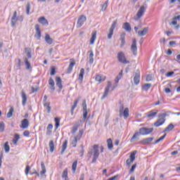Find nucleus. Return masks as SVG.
<instances>
[{
    "instance_id": "3c124183",
    "label": "nucleus",
    "mask_w": 180,
    "mask_h": 180,
    "mask_svg": "<svg viewBox=\"0 0 180 180\" xmlns=\"http://www.w3.org/2000/svg\"><path fill=\"white\" fill-rule=\"evenodd\" d=\"M55 126L56 129H58L60 127V120L58 117L55 118Z\"/></svg>"
},
{
    "instance_id": "f257e3e1",
    "label": "nucleus",
    "mask_w": 180,
    "mask_h": 180,
    "mask_svg": "<svg viewBox=\"0 0 180 180\" xmlns=\"http://www.w3.org/2000/svg\"><path fill=\"white\" fill-rule=\"evenodd\" d=\"M89 154L91 155L93 154V160L91 161V164H95V162H96V160L99 158V146L94 145L93 148L89 152Z\"/></svg>"
},
{
    "instance_id": "20e7f679",
    "label": "nucleus",
    "mask_w": 180,
    "mask_h": 180,
    "mask_svg": "<svg viewBox=\"0 0 180 180\" xmlns=\"http://www.w3.org/2000/svg\"><path fill=\"white\" fill-rule=\"evenodd\" d=\"M120 117H122V116H124V119H127V117H129V108H126L124 109V105H123V104H121V105L120 106Z\"/></svg>"
},
{
    "instance_id": "a18cd8bd",
    "label": "nucleus",
    "mask_w": 180,
    "mask_h": 180,
    "mask_svg": "<svg viewBox=\"0 0 180 180\" xmlns=\"http://www.w3.org/2000/svg\"><path fill=\"white\" fill-rule=\"evenodd\" d=\"M142 88L144 91H148L151 88V84H145L143 85Z\"/></svg>"
},
{
    "instance_id": "4468645a",
    "label": "nucleus",
    "mask_w": 180,
    "mask_h": 180,
    "mask_svg": "<svg viewBox=\"0 0 180 180\" xmlns=\"http://www.w3.org/2000/svg\"><path fill=\"white\" fill-rule=\"evenodd\" d=\"M134 82L135 85L140 84V70H137L134 77Z\"/></svg>"
},
{
    "instance_id": "052dcab7",
    "label": "nucleus",
    "mask_w": 180,
    "mask_h": 180,
    "mask_svg": "<svg viewBox=\"0 0 180 180\" xmlns=\"http://www.w3.org/2000/svg\"><path fill=\"white\" fill-rule=\"evenodd\" d=\"M23 136H25V137H29V136H30V132L26 130L23 132Z\"/></svg>"
},
{
    "instance_id": "c756f323",
    "label": "nucleus",
    "mask_w": 180,
    "mask_h": 180,
    "mask_svg": "<svg viewBox=\"0 0 180 180\" xmlns=\"http://www.w3.org/2000/svg\"><path fill=\"white\" fill-rule=\"evenodd\" d=\"M96 40V31H94L91 34V37L90 39V44H94Z\"/></svg>"
},
{
    "instance_id": "72a5a7b5",
    "label": "nucleus",
    "mask_w": 180,
    "mask_h": 180,
    "mask_svg": "<svg viewBox=\"0 0 180 180\" xmlns=\"http://www.w3.org/2000/svg\"><path fill=\"white\" fill-rule=\"evenodd\" d=\"M41 171L40 175H44V174H46V165H44V162H41Z\"/></svg>"
},
{
    "instance_id": "e433bc0d",
    "label": "nucleus",
    "mask_w": 180,
    "mask_h": 180,
    "mask_svg": "<svg viewBox=\"0 0 180 180\" xmlns=\"http://www.w3.org/2000/svg\"><path fill=\"white\" fill-rule=\"evenodd\" d=\"M84 74H85V70L84 68H82L80 70V72H79V79L80 81H82V79H84Z\"/></svg>"
},
{
    "instance_id": "2eb2a0df",
    "label": "nucleus",
    "mask_w": 180,
    "mask_h": 180,
    "mask_svg": "<svg viewBox=\"0 0 180 180\" xmlns=\"http://www.w3.org/2000/svg\"><path fill=\"white\" fill-rule=\"evenodd\" d=\"M35 30L36 34L34 37L37 38V40H40L41 37V31L40 30V25H39V24L35 25Z\"/></svg>"
},
{
    "instance_id": "7c9ffc66",
    "label": "nucleus",
    "mask_w": 180,
    "mask_h": 180,
    "mask_svg": "<svg viewBox=\"0 0 180 180\" xmlns=\"http://www.w3.org/2000/svg\"><path fill=\"white\" fill-rule=\"evenodd\" d=\"M24 63L26 66V70H31L32 65L30 64V62H29V60L27 59V58H24Z\"/></svg>"
},
{
    "instance_id": "aec40b11",
    "label": "nucleus",
    "mask_w": 180,
    "mask_h": 180,
    "mask_svg": "<svg viewBox=\"0 0 180 180\" xmlns=\"http://www.w3.org/2000/svg\"><path fill=\"white\" fill-rule=\"evenodd\" d=\"M39 23H41L43 26H49V21L46 18L44 17H41L38 19Z\"/></svg>"
},
{
    "instance_id": "412c9836",
    "label": "nucleus",
    "mask_w": 180,
    "mask_h": 180,
    "mask_svg": "<svg viewBox=\"0 0 180 180\" xmlns=\"http://www.w3.org/2000/svg\"><path fill=\"white\" fill-rule=\"evenodd\" d=\"M56 81L57 86L59 88L60 91H61V89H63V80L61 79V77H56Z\"/></svg>"
},
{
    "instance_id": "dca6fc26",
    "label": "nucleus",
    "mask_w": 180,
    "mask_h": 180,
    "mask_svg": "<svg viewBox=\"0 0 180 180\" xmlns=\"http://www.w3.org/2000/svg\"><path fill=\"white\" fill-rule=\"evenodd\" d=\"M70 63L68 68L67 73L71 74L72 72V68H74V65H75L76 63L75 60L73 58L70 59Z\"/></svg>"
},
{
    "instance_id": "39448f33",
    "label": "nucleus",
    "mask_w": 180,
    "mask_h": 180,
    "mask_svg": "<svg viewBox=\"0 0 180 180\" xmlns=\"http://www.w3.org/2000/svg\"><path fill=\"white\" fill-rule=\"evenodd\" d=\"M147 9V3L144 2L143 4L140 7L139 10L136 13V16L138 19H140L144 16V13H146V11Z\"/></svg>"
},
{
    "instance_id": "37998d69",
    "label": "nucleus",
    "mask_w": 180,
    "mask_h": 180,
    "mask_svg": "<svg viewBox=\"0 0 180 180\" xmlns=\"http://www.w3.org/2000/svg\"><path fill=\"white\" fill-rule=\"evenodd\" d=\"M49 151L51 153H53L54 151V141H50L49 142Z\"/></svg>"
},
{
    "instance_id": "9b49d317",
    "label": "nucleus",
    "mask_w": 180,
    "mask_h": 180,
    "mask_svg": "<svg viewBox=\"0 0 180 180\" xmlns=\"http://www.w3.org/2000/svg\"><path fill=\"white\" fill-rule=\"evenodd\" d=\"M85 22H86V16L84 15H80L77 20V27L78 28L82 27V26L84 25Z\"/></svg>"
},
{
    "instance_id": "338daca9",
    "label": "nucleus",
    "mask_w": 180,
    "mask_h": 180,
    "mask_svg": "<svg viewBox=\"0 0 180 180\" xmlns=\"http://www.w3.org/2000/svg\"><path fill=\"white\" fill-rule=\"evenodd\" d=\"M79 180H85V174H84V173H82V174L80 175Z\"/></svg>"
},
{
    "instance_id": "6e6552de",
    "label": "nucleus",
    "mask_w": 180,
    "mask_h": 180,
    "mask_svg": "<svg viewBox=\"0 0 180 180\" xmlns=\"http://www.w3.org/2000/svg\"><path fill=\"white\" fill-rule=\"evenodd\" d=\"M116 25H117V20H115L112 22V24L109 30V33L108 34V39H112V36H113V31L116 28Z\"/></svg>"
},
{
    "instance_id": "6ab92c4d",
    "label": "nucleus",
    "mask_w": 180,
    "mask_h": 180,
    "mask_svg": "<svg viewBox=\"0 0 180 180\" xmlns=\"http://www.w3.org/2000/svg\"><path fill=\"white\" fill-rule=\"evenodd\" d=\"M49 84L51 86L49 87L50 90L54 92V91H56V83L54 82V79H53V78L50 77L49 79Z\"/></svg>"
},
{
    "instance_id": "1a4fd4ad",
    "label": "nucleus",
    "mask_w": 180,
    "mask_h": 180,
    "mask_svg": "<svg viewBox=\"0 0 180 180\" xmlns=\"http://www.w3.org/2000/svg\"><path fill=\"white\" fill-rule=\"evenodd\" d=\"M136 154H137V150H134L129 156L130 159L127 160V165L128 167H130L131 163L134 162V160H136Z\"/></svg>"
},
{
    "instance_id": "0e129e2a",
    "label": "nucleus",
    "mask_w": 180,
    "mask_h": 180,
    "mask_svg": "<svg viewBox=\"0 0 180 180\" xmlns=\"http://www.w3.org/2000/svg\"><path fill=\"white\" fill-rule=\"evenodd\" d=\"M50 74H51V75H56V68H52Z\"/></svg>"
},
{
    "instance_id": "c03bdc74",
    "label": "nucleus",
    "mask_w": 180,
    "mask_h": 180,
    "mask_svg": "<svg viewBox=\"0 0 180 180\" xmlns=\"http://www.w3.org/2000/svg\"><path fill=\"white\" fill-rule=\"evenodd\" d=\"M174 129V124H169L164 130V132L165 131H171Z\"/></svg>"
},
{
    "instance_id": "5701e85b",
    "label": "nucleus",
    "mask_w": 180,
    "mask_h": 180,
    "mask_svg": "<svg viewBox=\"0 0 180 180\" xmlns=\"http://www.w3.org/2000/svg\"><path fill=\"white\" fill-rule=\"evenodd\" d=\"M81 99V97H78L77 99L75 100L74 105L72 106L71 108V115H74V110H75V108H77L78 105V102H79V100Z\"/></svg>"
},
{
    "instance_id": "473e14b6",
    "label": "nucleus",
    "mask_w": 180,
    "mask_h": 180,
    "mask_svg": "<svg viewBox=\"0 0 180 180\" xmlns=\"http://www.w3.org/2000/svg\"><path fill=\"white\" fill-rule=\"evenodd\" d=\"M108 148L110 150H113V142L112 141V139H108L107 140Z\"/></svg>"
},
{
    "instance_id": "49530a36",
    "label": "nucleus",
    "mask_w": 180,
    "mask_h": 180,
    "mask_svg": "<svg viewBox=\"0 0 180 180\" xmlns=\"http://www.w3.org/2000/svg\"><path fill=\"white\" fill-rule=\"evenodd\" d=\"M46 129H47L46 134H50L52 131L51 130H53V124H49Z\"/></svg>"
},
{
    "instance_id": "a211bd4d",
    "label": "nucleus",
    "mask_w": 180,
    "mask_h": 180,
    "mask_svg": "<svg viewBox=\"0 0 180 180\" xmlns=\"http://www.w3.org/2000/svg\"><path fill=\"white\" fill-rule=\"evenodd\" d=\"M20 129H27L29 127V120L24 119L21 121Z\"/></svg>"
},
{
    "instance_id": "b1692460",
    "label": "nucleus",
    "mask_w": 180,
    "mask_h": 180,
    "mask_svg": "<svg viewBox=\"0 0 180 180\" xmlns=\"http://www.w3.org/2000/svg\"><path fill=\"white\" fill-rule=\"evenodd\" d=\"M106 79V77L102 75H96V81L98 82V84H101V82H103Z\"/></svg>"
},
{
    "instance_id": "69168bd1",
    "label": "nucleus",
    "mask_w": 180,
    "mask_h": 180,
    "mask_svg": "<svg viewBox=\"0 0 180 180\" xmlns=\"http://www.w3.org/2000/svg\"><path fill=\"white\" fill-rule=\"evenodd\" d=\"M20 139V136H19V134H16L14 135V139L19 141Z\"/></svg>"
},
{
    "instance_id": "864d4df0",
    "label": "nucleus",
    "mask_w": 180,
    "mask_h": 180,
    "mask_svg": "<svg viewBox=\"0 0 180 180\" xmlns=\"http://www.w3.org/2000/svg\"><path fill=\"white\" fill-rule=\"evenodd\" d=\"M26 13H27V15L30 14V3H27V4L26 6Z\"/></svg>"
},
{
    "instance_id": "423d86ee",
    "label": "nucleus",
    "mask_w": 180,
    "mask_h": 180,
    "mask_svg": "<svg viewBox=\"0 0 180 180\" xmlns=\"http://www.w3.org/2000/svg\"><path fill=\"white\" fill-rule=\"evenodd\" d=\"M153 131H154L153 128L142 127L139 129V134L141 136H147L148 134H151Z\"/></svg>"
},
{
    "instance_id": "680f3d73",
    "label": "nucleus",
    "mask_w": 180,
    "mask_h": 180,
    "mask_svg": "<svg viewBox=\"0 0 180 180\" xmlns=\"http://www.w3.org/2000/svg\"><path fill=\"white\" fill-rule=\"evenodd\" d=\"M174 74H175V72L172 71V72H167L165 75H166V77H172V75H174Z\"/></svg>"
},
{
    "instance_id": "79ce46f5",
    "label": "nucleus",
    "mask_w": 180,
    "mask_h": 180,
    "mask_svg": "<svg viewBox=\"0 0 180 180\" xmlns=\"http://www.w3.org/2000/svg\"><path fill=\"white\" fill-rule=\"evenodd\" d=\"M4 150H5V153H9V151L11 150V147L9 146V142L8 141L5 143Z\"/></svg>"
},
{
    "instance_id": "bb28decb",
    "label": "nucleus",
    "mask_w": 180,
    "mask_h": 180,
    "mask_svg": "<svg viewBox=\"0 0 180 180\" xmlns=\"http://www.w3.org/2000/svg\"><path fill=\"white\" fill-rule=\"evenodd\" d=\"M122 28H124L126 32H131V26L129 22H124L122 25Z\"/></svg>"
},
{
    "instance_id": "f03ea898",
    "label": "nucleus",
    "mask_w": 180,
    "mask_h": 180,
    "mask_svg": "<svg viewBox=\"0 0 180 180\" xmlns=\"http://www.w3.org/2000/svg\"><path fill=\"white\" fill-rule=\"evenodd\" d=\"M24 17L23 15H18V11H15L13 13V15L11 18V27H15L16 26V22H23Z\"/></svg>"
},
{
    "instance_id": "6e6d98bb",
    "label": "nucleus",
    "mask_w": 180,
    "mask_h": 180,
    "mask_svg": "<svg viewBox=\"0 0 180 180\" xmlns=\"http://www.w3.org/2000/svg\"><path fill=\"white\" fill-rule=\"evenodd\" d=\"M88 116V111L86 110H83V119L86 120Z\"/></svg>"
},
{
    "instance_id": "5fc2aeb1",
    "label": "nucleus",
    "mask_w": 180,
    "mask_h": 180,
    "mask_svg": "<svg viewBox=\"0 0 180 180\" xmlns=\"http://www.w3.org/2000/svg\"><path fill=\"white\" fill-rule=\"evenodd\" d=\"M146 82H150V81H153V75H148L146 76Z\"/></svg>"
},
{
    "instance_id": "f8f14e48",
    "label": "nucleus",
    "mask_w": 180,
    "mask_h": 180,
    "mask_svg": "<svg viewBox=\"0 0 180 180\" xmlns=\"http://www.w3.org/2000/svg\"><path fill=\"white\" fill-rule=\"evenodd\" d=\"M110 86H112V82H108L107 86L105 88L104 94L103 96L101 97V100L105 99L106 96L109 94V89H110Z\"/></svg>"
},
{
    "instance_id": "393cba45",
    "label": "nucleus",
    "mask_w": 180,
    "mask_h": 180,
    "mask_svg": "<svg viewBox=\"0 0 180 180\" xmlns=\"http://www.w3.org/2000/svg\"><path fill=\"white\" fill-rule=\"evenodd\" d=\"M45 41L47 44L51 45L53 44V38L50 37V34H45Z\"/></svg>"
},
{
    "instance_id": "0eeeda50",
    "label": "nucleus",
    "mask_w": 180,
    "mask_h": 180,
    "mask_svg": "<svg viewBox=\"0 0 180 180\" xmlns=\"http://www.w3.org/2000/svg\"><path fill=\"white\" fill-rule=\"evenodd\" d=\"M117 60L122 64H129L130 61L126 60V56H124V53L119 52L117 53Z\"/></svg>"
},
{
    "instance_id": "09e8293b",
    "label": "nucleus",
    "mask_w": 180,
    "mask_h": 180,
    "mask_svg": "<svg viewBox=\"0 0 180 180\" xmlns=\"http://www.w3.org/2000/svg\"><path fill=\"white\" fill-rule=\"evenodd\" d=\"M108 1H105L103 4H101V11H103V12H105V11H106V8H108Z\"/></svg>"
},
{
    "instance_id": "4d7b16f0",
    "label": "nucleus",
    "mask_w": 180,
    "mask_h": 180,
    "mask_svg": "<svg viewBox=\"0 0 180 180\" xmlns=\"http://www.w3.org/2000/svg\"><path fill=\"white\" fill-rule=\"evenodd\" d=\"M77 143H78V141L74 139V140L72 141L71 142V145L72 146V147H77Z\"/></svg>"
},
{
    "instance_id": "a19ab883",
    "label": "nucleus",
    "mask_w": 180,
    "mask_h": 180,
    "mask_svg": "<svg viewBox=\"0 0 180 180\" xmlns=\"http://www.w3.org/2000/svg\"><path fill=\"white\" fill-rule=\"evenodd\" d=\"M13 111H14V109L13 107H11L10 109H9V111L7 113V117L8 119H11V117H12V116H13Z\"/></svg>"
},
{
    "instance_id": "4c0bfd02",
    "label": "nucleus",
    "mask_w": 180,
    "mask_h": 180,
    "mask_svg": "<svg viewBox=\"0 0 180 180\" xmlns=\"http://www.w3.org/2000/svg\"><path fill=\"white\" fill-rule=\"evenodd\" d=\"M89 63L90 64H94V51H89Z\"/></svg>"
},
{
    "instance_id": "e2e57ef3",
    "label": "nucleus",
    "mask_w": 180,
    "mask_h": 180,
    "mask_svg": "<svg viewBox=\"0 0 180 180\" xmlns=\"http://www.w3.org/2000/svg\"><path fill=\"white\" fill-rule=\"evenodd\" d=\"M136 167H137V165H133L131 169L129 170V172H134V169H136Z\"/></svg>"
},
{
    "instance_id": "bf43d9fd",
    "label": "nucleus",
    "mask_w": 180,
    "mask_h": 180,
    "mask_svg": "<svg viewBox=\"0 0 180 180\" xmlns=\"http://www.w3.org/2000/svg\"><path fill=\"white\" fill-rule=\"evenodd\" d=\"M83 110H86V100H84L82 103Z\"/></svg>"
},
{
    "instance_id": "f3484780",
    "label": "nucleus",
    "mask_w": 180,
    "mask_h": 180,
    "mask_svg": "<svg viewBox=\"0 0 180 180\" xmlns=\"http://www.w3.org/2000/svg\"><path fill=\"white\" fill-rule=\"evenodd\" d=\"M21 98L22 105V106H25L26 103L27 102V96H26V93H25V90L21 91Z\"/></svg>"
},
{
    "instance_id": "2f4dec72",
    "label": "nucleus",
    "mask_w": 180,
    "mask_h": 180,
    "mask_svg": "<svg viewBox=\"0 0 180 180\" xmlns=\"http://www.w3.org/2000/svg\"><path fill=\"white\" fill-rule=\"evenodd\" d=\"M79 126H80L79 123H76L75 124V125L72 127V129L71 130L72 134H75V133L78 130Z\"/></svg>"
},
{
    "instance_id": "de8ad7c7",
    "label": "nucleus",
    "mask_w": 180,
    "mask_h": 180,
    "mask_svg": "<svg viewBox=\"0 0 180 180\" xmlns=\"http://www.w3.org/2000/svg\"><path fill=\"white\" fill-rule=\"evenodd\" d=\"M5 130V123L0 122V133H3Z\"/></svg>"
},
{
    "instance_id": "603ef678",
    "label": "nucleus",
    "mask_w": 180,
    "mask_h": 180,
    "mask_svg": "<svg viewBox=\"0 0 180 180\" xmlns=\"http://www.w3.org/2000/svg\"><path fill=\"white\" fill-rule=\"evenodd\" d=\"M25 51L27 52V56L28 58H32V51L30 49H28L27 48H25Z\"/></svg>"
},
{
    "instance_id": "4be33fe9",
    "label": "nucleus",
    "mask_w": 180,
    "mask_h": 180,
    "mask_svg": "<svg viewBox=\"0 0 180 180\" xmlns=\"http://www.w3.org/2000/svg\"><path fill=\"white\" fill-rule=\"evenodd\" d=\"M148 33V27H144L143 30L138 31V36L140 37H143V36H146Z\"/></svg>"
},
{
    "instance_id": "7ed1b4c3",
    "label": "nucleus",
    "mask_w": 180,
    "mask_h": 180,
    "mask_svg": "<svg viewBox=\"0 0 180 180\" xmlns=\"http://www.w3.org/2000/svg\"><path fill=\"white\" fill-rule=\"evenodd\" d=\"M159 119L154 123L155 127H160L165 123V117H167V113L160 114L158 115Z\"/></svg>"
},
{
    "instance_id": "58836bf2",
    "label": "nucleus",
    "mask_w": 180,
    "mask_h": 180,
    "mask_svg": "<svg viewBox=\"0 0 180 180\" xmlns=\"http://www.w3.org/2000/svg\"><path fill=\"white\" fill-rule=\"evenodd\" d=\"M77 165H78V161L75 160L72 165V170L73 174H75V171H77Z\"/></svg>"
},
{
    "instance_id": "c9c22d12",
    "label": "nucleus",
    "mask_w": 180,
    "mask_h": 180,
    "mask_svg": "<svg viewBox=\"0 0 180 180\" xmlns=\"http://www.w3.org/2000/svg\"><path fill=\"white\" fill-rule=\"evenodd\" d=\"M139 134H140V132H135L130 140L131 143H133V141H134V140H139Z\"/></svg>"
},
{
    "instance_id": "f704fd0d",
    "label": "nucleus",
    "mask_w": 180,
    "mask_h": 180,
    "mask_svg": "<svg viewBox=\"0 0 180 180\" xmlns=\"http://www.w3.org/2000/svg\"><path fill=\"white\" fill-rule=\"evenodd\" d=\"M157 112H154L153 110L149 111L146 113V117H154V116H157Z\"/></svg>"
},
{
    "instance_id": "13d9d810",
    "label": "nucleus",
    "mask_w": 180,
    "mask_h": 180,
    "mask_svg": "<svg viewBox=\"0 0 180 180\" xmlns=\"http://www.w3.org/2000/svg\"><path fill=\"white\" fill-rule=\"evenodd\" d=\"M29 171H30V166L27 165L25 171V175H29Z\"/></svg>"
},
{
    "instance_id": "9d476101",
    "label": "nucleus",
    "mask_w": 180,
    "mask_h": 180,
    "mask_svg": "<svg viewBox=\"0 0 180 180\" xmlns=\"http://www.w3.org/2000/svg\"><path fill=\"white\" fill-rule=\"evenodd\" d=\"M131 51H132L134 56H137V39H136V38L132 39Z\"/></svg>"
},
{
    "instance_id": "cd10ccee",
    "label": "nucleus",
    "mask_w": 180,
    "mask_h": 180,
    "mask_svg": "<svg viewBox=\"0 0 180 180\" xmlns=\"http://www.w3.org/2000/svg\"><path fill=\"white\" fill-rule=\"evenodd\" d=\"M83 134H84V129L79 130L77 136H75V139H76L77 141H79V140H81V139H82Z\"/></svg>"
},
{
    "instance_id": "8fccbe9b",
    "label": "nucleus",
    "mask_w": 180,
    "mask_h": 180,
    "mask_svg": "<svg viewBox=\"0 0 180 180\" xmlns=\"http://www.w3.org/2000/svg\"><path fill=\"white\" fill-rule=\"evenodd\" d=\"M62 178L65 179V178H68V170L67 169H65L63 174H62Z\"/></svg>"
},
{
    "instance_id": "c85d7f7f",
    "label": "nucleus",
    "mask_w": 180,
    "mask_h": 180,
    "mask_svg": "<svg viewBox=\"0 0 180 180\" xmlns=\"http://www.w3.org/2000/svg\"><path fill=\"white\" fill-rule=\"evenodd\" d=\"M67 146H68V140H65L62 145V151L60 152L61 155H63V154H64V151L67 150Z\"/></svg>"
},
{
    "instance_id": "ddd939ff",
    "label": "nucleus",
    "mask_w": 180,
    "mask_h": 180,
    "mask_svg": "<svg viewBox=\"0 0 180 180\" xmlns=\"http://www.w3.org/2000/svg\"><path fill=\"white\" fill-rule=\"evenodd\" d=\"M153 140H154V137L146 138L141 140L139 143L143 146H148V144H151Z\"/></svg>"
},
{
    "instance_id": "ea45409f",
    "label": "nucleus",
    "mask_w": 180,
    "mask_h": 180,
    "mask_svg": "<svg viewBox=\"0 0 180 180\" xmlns=\"http://www.w3.org/2000/svg\"><path fill=\"white\" fill-rule=\"evenodd\" d=\"M44 106L46 108L47 113H50L51 112V107L50 106V103H44Z\"/></svg>"
},
{
    "instance_id": "a878e982",
    "label": "nucleus",
    "mask_w": 180,
    "mask_h": 180,
    "mask_svg": "<svg viewBox=\"0 0 180 180\" xmlns=\"http://www.w3.org/2000/svg\"><path fill=\"white\" fill-rule=\"evenodd\" d=\"M126 37V33H122L120 35V41H121V44H120V47H123L125 44H126V41L124 40Z\"/></svg>"
},
{
    "instance_id": "774afa93",
    "label": "nucleus",
    "mask_w": 180,
    "mask_h": 180,
    "mask_svg": "<svg viewBox=\"0 0 180 180\" xmlns=\"http://www.w3.org/2000/svg\"><path fill=\"white\" fill-rule=\"evenodd\" d=\"M117 175H116V176H112V177H111V178H110V179H107V180H116L117 179Z\"/></svg>"
}]
</instances>
